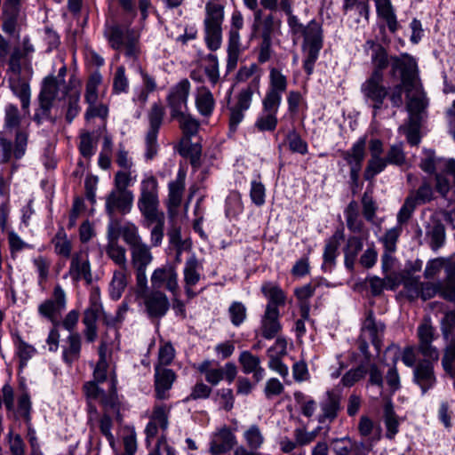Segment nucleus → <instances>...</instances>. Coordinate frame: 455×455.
<instances>
[{
  "instance_id": "obj_1",
  "label": "nucleus",
  "mask_w": 455,
  "mask_h": 455,
  "mask_svg": "<svg viewBox=\"0 0 455 455\" xmlns=\"http://www.w3.org/2000/svg\"><path fill=\"white\" fill-rule=\"evenodd\" d=\"M391 66L393 71L400 70L402 73L403 84L408 98L407 109L410 121L417 124L418 120H422L423 113L428 104L421 84L418 81L417 64L412 58L404 56L402 59L391 58Z\"/></svg>"
},
{
  "instance_id": "obj_2",
  "label": "nucleus",
  "mask_w": 455,
  "mask_h": 455,
  "mask_svg": "<svg viewBox=\"0 0 455 455\" xmlns=\"http://www.w3.org/2000/svg\"><path fill=\"white\" fill-rule=\"evenodd\" d=\"M22 115L15 104L9 103L4 108V128L9 132H15L14 142L0 133V164H7L12 158L19 160L27 150L28 132L21 127Z\"/></svg>"
},
{
  "instance_id": "obj_3",
  "label": "nucleus",
  "mask_w": 455,
  "mask_h": 455,
  "mask_svg": "<svg viewBox=\"0 0 455 455\" xmlns=\"http://www.w3.org/2000/svg\"><path fill=\"white\" fill-rule=\"evenodd\" d=\"M158 183L155 177L150 176L141 182L140 196L138 207L145 219L150 223H156L151 230V244L157 247L164 238V214L158 211Z\"/></svg>"
},
{
  "instance_id": "obj_4",
  "label": "nucleus",
  "mask_w": 455,
  "mask_h": 455,
  "mask_svg": "<svg viewBox=\"0 0 455 455\" xmlns=\"http://www.w3.org/2000/svg\"><path fill=\"white\" fill-rule=\"evenodd\" d=\"M288 25L291 32L295 35L301 34L304 36L303 52H304V69L307 75H311L314 66L318 59L320 50L323 47V32L321 26L311 21L307 26H303L294 15L287 14Z\"/></svg>"
},
{
  "instance_id": "obj_5",
  "label": "nucleus",
  "mask_w": 455,
  "mask_h": 455,
  "mask_svg": "<svg viewBox=\"0 0 455 455\" xmlns=\"http://www.w3.org/2000/svg\"><path fill=\"white\" fill-rule=\"evenodd\" d=\"M66 72L65 67L59 70L58 76L61 77L60 81L54 76H49L44 79L37 97L38 107L36 108L33 116V120L37 125H41L44 120L52 124L56 123L57 116H52V109L60 90V84H65L64 76Z\"/></svg>"
},
{
  "instance_id": "obj_6",
  "label": "nucleus",
  "mask_w": 455,
  "mask_h": 455,
  "mask_svg": "<svg viewBox=\"0 0 455 455\" xmlns=\"http://www.w3.org/2000/svg\"><path fill=\"white\" fill-rule=\"evenodd\" d=\"M104 36L114 50L124 48L125 56L137 58L140 52V36L128 25L119 23L107 24Z\"/></svg>"
},
{
  "instance_id": "obj_7",
  "label": "nucleus",
  "mask_w": 455,
  "mask_h": 455,
  "mask_svg": "<svg viewBox=\"0 0 455 455\" xmlns=\"http://www.w3.org/2000/svg\"><path fill=\"white\" fill-rule=\"evenodd\" d=\"M224 6L217 1H209L205 5L204 20L205 43L211 51H217L222 43V23Z\"/></svg>"
},
{
  "instance_id": "obj_8",
  "label": "nucleus",
  "mask_w": 455,
  "mask_h": 455,
  "mask_svg": "<svg viewBox=\"0 0 455 455\" xmlns=\"http://www.w3.org/2000/svg\"><path fill=\"white\" fill-rule=\"evenodd\" d=\"M137 294L142 299L144 312L151 321H159L170 309L166 294L160 290H149L148 283L145 287L137 286Z\"/></svg>"
},
{
  "instance_id": "obj_9",
  "label": "nucleus",
  "mask_w": 455,
  "mask_h": 455,
  "mask_svg": "<svg viewBox=\"0 0 455 455\" xmlns=\"http://www.w3.org/2000/svg\"><path fill=\"white\" fill-rule=\"evenodd\" d=\"M165 115L164 108L159 103H154L148 113L149 127L145 137L147 160H152L158 152L157 135Z\"/></svg>"
},
{
  "instance_id": "obj_10",
  "label": "nucleus",
  "mask_w": 455,
  "mask_h": 455,
  "mask_svg": "<svg viewBox=\"0 0 455 455\" xmlns=\"http://www.w3.org/2000/svg\"><path fill=\"white\" fill-rule=\"evenodd\" d=\"M130 251L131 264L136 275V285L145 287L148 283L147 267L152 263L154 259L151 248L148 244L142 243L132 247Z\"/></svg>"
},
{
  "instance_id": "obj_11",
  "label": "nucleus",
  "mask_w": 455,
  "mask_h": 455,
  "mask_svg": "<svg viewBox=\"0 0 455 455\" xmlns=\"http://www.w3.org/2000/svg\"><path fill=\"white\" fill-rule=\"evenodd\" d=\"M24 17L20 11V0H4L2 14V30L10 36L19 34Z\"/></svg>"
},
{
  "instance_id": "obj_12",
  "label": "nucleus",
  "mask_w": 455,
  "mask_h": 455,
  "mask_svg": "<svg viewBox=\"0 0 455 455\" xmlns=\"http://www.w3.org/2000/svg\"><path fill=\"white\" fill-rule=\"evenodd\" d=\"M419 339L418 351L424 356L434 361H438L439 351L433 346V341L436 339L435 329L432 325L430 319H424L417 330Z\"/></svg>"
},
{
  "instance_id": "obj_13",
  "label": "nucleus",
  "mask_w": 455,
  "mask_h": 455,
  "mask_svg": "<svg viewBox=\"0 0 455 455\" xmlns=\"http://www.w3.org/2000/svg\"><path fill=\"white\" fill-rule=\"evenodd\" d=\"M132 192H119L111 190L105 198V212L109 219L116 217V213L121 215L128 214L133 204Z\"/></svg>"
},
{
  "instance_id": "obj_14",
  "label": "nucleus",
  "mask_w": 455,
  "mask_h": 455,
  "mask_svg": "<svg viewBox=\"0 0 455 455\" xmlns=\"http://www.w3.org/2000/svg\"><path fill=\"white\" fill-rule=\"evenodd\" d=\"M383 74L379 70H373L371 75L362 84L363 95L373 102V108H381L385 98L387 95V88L382 84Z\"/></svg>"
},
{
  "instance_id": "obj_15",
  "label": "nucleus",
  "mask_w": 455,
  "mask_h": 455,
  "mask_svg": "<svg viewBox=\"0 0 455 455\" xmlns=\"http://www.w3.org/2000/svg\"><path fill=\"white\" fill-rule=\"evenodd\" d=\"M150 282L153 290L164 287L173 296L177 295L179 291L178 273L174 266L165 265L156 268L151 275Z\"/></svg>"
},
{
  "instance_id": "obj_16",
  "label": "nucleus",
  "mask_w": 455,
  "mask_h": 455,
  "mask_svg": "<svg viewBox=\"0 0 455 455\" xmlns=\"http://www.w3.org/2000/svg\"><path fill=\"white\" fill-rule=\"evenodd\" d=\"M66 307V295L60 286H56L53 290V298L46 299L38 307V313L44 318H47L55 326H60L58 315Z\"/></svg>"
},
{
  "instance_id": "obj_17",
  "label": "nucleus",
  "mask_w": 455,
  "mask_h": 455,
  "mask_svg": "<svg viewBox=\"0 0 455 455\" xmlns=\"http://www.w3.org/2000/svg\"><path fill=\"white\" fill-rule=\"evenodd\" d=\"M22 61H30V59L13 47L11 52L10 42L0 34V62L8 65L7 74H21Z\"/></svg>"
},
{
  "instance_id": "obj_18",
  "label": "nucleus",
  "mask_w": 455,
  "mask_h": 455,
  "mask_svg": "<svg viewBox=\"0 0 455 455\" xmlns=\"http://www.w3.org/2000/svg\"><path fill=\"white\" fill-rule=\"evenodd\" d=\"M435 362L425 357L419 360L413 369V381L420 387L422 394H426L436 384L434 366Z\"/></svg>"
},
{
  "instance_id": "obj_19",
  "label": "nucleus",
  "mask_w": 455,
  "mask_h": 455,
  "mask_svg": "<svg viewBox=\"0 0 455 455\" xmlns=\"http://www.w3.org/2000/svg\"><path fill=\"white\" fill-rule=\"evenodd\" d=\"M190 92V83L188 79L180 80L177 84L171 88L167 96V103L171 108V117L184 112L187 108L188 100Z\"/></svg>"
},
{
  "instance_id": "obj_20",
  "label": "nucleus",
  "mask_w": 455,
  "mask_h": 455,
  "mask_svg": "<svg viewBox=\"0 0 455 455\" xmlns=\"http://www.w3.org/2000/svg\"><path fill=\"white\" fill-rule=\"evenodd\" d=\"M341 393L339 388H332L325 393L320 402L321 412L317 416L320 424L331 423L338 416L340 405Z\"/></svg>"
},
{
  "instance_id": "obj_21",
  "label": "nucleus",
  "mask_w": 455,
  "mask_h": 455,
  "mask_svg": "<svg viewBox=\"0 0 455 455\" xmlns=\"http://www.w3.org/2000/svg\"><path fill=\"white\" fill-rule=\"evenodd\" d=\"M280 106V104L263 99L262 109L254 123V128L260 132H274L278 124L277 113Z\"/></svg>"
},
{
  "instance_id": "obj_22",
  "label": "nucleus",
  "mask_w": 455,
  "mask_h": 455,
  "mask_svg": "<svg viewBox=\"0 0 455 455\" xmlns=\"http://www.w3.org/2000/svg\"><path fill=\"white\" fill-rule=\"evenodd\" d=\"M101 309V303L96 298H91L90 307L84 310L83 316V323L84 324L83 333L88 343L94 342L98 338L97 321Z\"/></svg>"
},
{
  "instance_id": "obj_23",
  "label": "nucleus",
  "mask_w": 455,
  "mask_h": 455,
  "mask_svg": "<svg viewBox=\"0 0 455 455\" xmlns=\"http://www.w3.org/2000/svg\"><path fill=\"white\" fill-rule=\"evenodd\" d=\"M7 83L12 92L20 100L23 112L28 114L31 99L29 83L21 76V74H10Z\"/></svg>"
},
{
  "instance_id": "obj_24",
  "label": "nucleus",
  "mask_w": 455,
  "mask_h": 455,
  "mask_svg": "<svg viewBox=\"0 0 455 455\" xmlns=\"http://www.w3.org/2000/svg\"><path fill=\"white\" fill-rule=\"evenodd\" d=\"M287 86V77L279 69L271 68L268 88L263 99L281 105L283 93L286 92Z\"/></svg>"
},
{
  "instance_id": "obj_25",
  "label": "nucleus",
  "mask_w": 455,
  "mask_h": 455,
  "mask_svg": "<svg viewBox=\"0 0 455 455\" xmlns=\"http://www.w3.org/2000/svg\"><path fill=\"white\" fill-rule=\"evenodd\" d=\"M371 159L368 161L367 167L364 171V178L370 180L375 175L384 171V160L381 156L383 153V143L378 139L371 140L369 143Z\"/></svg>"
},
{
  "instance_id": "obj_26",
  "label": "nucleus",
  "mask_w": 455,
  "mask_h": 455,
  "mask_svg": "<svg viewBox=\"0 0 455 455\" xmlns=\"http://www.w3.org/2000/svg\"><path fill=\"white\" fill-rule=\"evenodd\" d=\"M31 411L32 404L30 396L27 392H23L18 397V409L17 413L23 419L28 429V439L31 446V451H40L37 439L35 435V431L31 427Z\"/></svg>"
},
{
  "instance_id": "obj_27",
  "label": "nucleus",
  "mask_w": 455,
  "mask_h": 455,
  "mask_svg": "<svg viewBox=\"0 0 455 455\" xmlns=\"http://www.w3.org/2000/svg\"><path fill=\"white\" fill-rule=\"evenodd\" d=\"M175 379L176 375L172 370L160 365L155 366V389L158 399L167 398V392L172 388Z\"/></svg>"
},
{
  "instance_id": "obj_28",
  "label": "nucleus",
  "mask_w": 455,
  "mask_h": 455,
  "mask_svg": "<svg viewBox=\"0 0 455 455\" xmlns=\"http://www.w3.org/2000/svg\"><path fill=\"white\" fill-rule=\"evenodd\" d=\"M384 331L385 324L381 322H377L373 317V313L369 311L362 328V336L370 339L378 351L381 347Z\"/></svg>"
},
{
  "instance_id": "obj_29",
  "label": "nucleus",
  "mask_w": 455,
  "mask_h": 455,
  "mask_svg": "<svg viewBox=\"0 0 455 455\" xmlns=\"http://www.w3.org/2000/svg\"><path fill=\"white\" fill-rule=\"evenodd\" d=\"M235 444V436L227 427H223L216 433L210 443V451L213 455L224 454L230 451Z\"/></svg>"
},
{
  "instance_id": "obj_30",
  "label": "nucleus",
  "mask_w": 455,
  "mask_h": 455,
  "mask_svg": "<svg viewBox=\"0 0 455 455\" xmlns=\"http://www.w3.org/2000/svg\"><path fill=\"white\" fill-rule=\"evenodd\" d=\"M238 362L243 373H252L256 383L263 379L265 370L260 365L261 362L259 356L252 355L250 351H243L239 355Z\"/></svg>"
},
{
  "instance_id": "obj_31",
  "label": "nucleus",
  "mask_w": 455,
  "mask_h": 455,
  "mask_svg": "<svg viewBox=\"0 0 455 455\" xmlns=\"http://www.w3.org/2000/svg\"><path fill=\"white\" fill-rule=\"evenodd\" d=\"M82 350V337L80 333H69L62 345V360L68 366L77 362Z\"/></svg>"
},
{
  "instance_id": "obj_32",
  "label": "nucleus",
  "mask_w": 455,
  "mask_h": 455,
  "mask_svg": "<svg viewBox=\"0 0 455 455\" xmlns=\"http://www.w3.org/2000/svg\"><path fill=\"white\" fill-rule=\"evenodd\" d=\"M365 141L358 140L353 147L350 153H347V161L350 165V177L353 185L357 187L359 172L362 168V162L364 158Z\"/></svg>"
},
{
  "instance_id": "obj_33",
  "label": "nucleus",
  "mask_w": 455,
  "mask_h": 455,
  "mask_svg": "<svg viewBox=\"0 0 455 455\" xmlns=\"http://www.w3.org/2000/svg\"><path fill=\"white\" fill-rule=\"evenodd\" d=\"M279 310L275 306L267 305L264 317L262 319V336L267 339L275 337L281 330L278 321Z\"/></svg>"
},
{
  "instance_id": "obj_34",
  "label": "nucleus",
  "mask_w": 455,
  "mask_h": 455,
  "mask_svg": "<svg viewBox=\"0 0 455 455\" xmlns=\"http://www.w3.org/2000/svg\"><path fill=\"white\" fill-rule=\"evenodd\" d=\"M69 275L74 281L84 279L87 283L92 282V273L90 263L84 259L83 254L76 253L73 255L70 262Z\"/></svg>"
},
{
  "instance_id": "obj_35",
  "label": "nucleus",
  "mask_w": 455,
  "mask_h": 455,
  "mask_svg": "<svg viewBox=\"0 0 455 455\" xmlns=\"http://www.w3.org/2000/svg\"><path fill=\"white\" fill-rule=\"evenodd\" d=\"M237 374V369L235 363H228L224 368H213L204 375L205 380L212 386H217L222 379L232 383Z\"/></svg>"
},
{
  "instance_id": "obj_36",
  "label": "nucleus",
  "mask_w": 455,
  "mask_h": 455,
  "mask_svg": "<svg viewBox=\"0 0 455 455\" xmlns=\"http://www.w3.org/2000/svg\"><path fill=\"white\" fill-rule=\"evenodd\" d=\"M196 107L203 116L208 117L212 114L215 108V100L207 87L198 88L196 95Z\"/></svg>"
},
{
  "instance_id": "obj_37",
  "label": "nucleus",
  "mask_w": 455,
  "mask_h": 455,
  "mask_svg": "<svg viewBox=\"0 0 455 455\" xmlns=\"http://www.w3.org/2000/svg\"><path fill=\"white\" fill-rule=\"evenodd\" d=\"M127 269H119L114 272L109 285V296L113 300H118L127 286Z\"/></svg>"
},
{
  "instance_id": "obj_38",
  "label": "nucleus",
  "mask_w": 455,
  "mask_h": 455,
  "mask_svg": "<svg viewBox=\"0 0 455 455\" xmlns=\"http://www.w3.org/2000/svg\"><path fill=\"white\" fill-rule=\"evenodd\" d=\"M202 266L196 256L187 259L184 267V282L188 285H196L201 278L200 269Z\"/></svg>"
},
{
  "instance_id": "obj_39",
  "label": "nucleus",
  "mask_w": 455,
  "mask_h": 455,
  "mask_svg": "<svg viewBox=\"0 0 455 455\" xmlns=\"http://www.w3.org/2000/svg\"><path fill=\"white\" fill-rule=\"evenodd\" d=\"M62 93L63 97L67 98L65 118L68 124H71L81 110L79 106L80 93L78 92L68 93V88L67 86H64Z\"/></svg>"
},
{
  "instance_id": "obj_40",
  "label": "nucleus",
  "mask_w": 455,
  "mask_h": 455,
  "mask_svg": "<svg viewBox=\"0 0 455 455\" xmlns=\"http://www.w3.org/2000/svg\"><path fill=\"white\" fill-rule=\"evenodd\" d=\"M377 12L387 22L391 32L396 31L398 23L389 0H376Z\"/></svg>"
},
{
  "instance_id": "obj_41",
  "label": "nucleus",
  "mask_w": 455,
  "mask_h": 455,
  "mask_svg": "<svg viewBox=\"0 0 455 455\" xmlns=\"http://www.w3.org/2000/svg\"><path fill=\"white\" fill-rule=\"evenodd\" d=\"M242 100L243 99L237 97L236 103L229 108V129L233 132L236 131L239 124L243 120L245 111L250 108L251 104L250 102H243Z\"/></svg>"
},
{
  "instance_id": "obj_42",
  "label": "nucleus",
  "mask_w": 455,
  "mask_h": 455,
  "mask_svg": "<svg viewBox=\"0 0 455 455\" xmlns=\"http://www.w3.org/2000/svg\"><path fill=\"white\" fill-rule=\"evenodd\" d=\"M185 189V177L179 173L174 181L169 183V205L172 207L180 206L183 192Z\"/></svg>"
},
{
  "instance_id": "obj_43",
  "label": "nucleus",
  "mask_w": 455,
  "mask_h": 455,
  "mask_svg": "<svg viewBox=\"0 0 455 455\" xmlns=\"http://www.w3.org/2000/svg\"><path fill=\"white\" fill-rule=\"evenodd\" d=\"M54 246V251L62 257L68 258L71 254L72 245L68 239L67 234L63 228H60L55 235L52 239Z\"/></svg>"
},
{
  "instance_id": "obj_44",
  "label": "nucleus",
  "mask_w": 455,
  "mask_h": 455,
  "mask_svg": "<svg viewBox=\"0 0 455 455\" xmlns=\"http://www.w3.org/2000/svg\"><path fill=\"white\" fill-rule=\"evenodd\" d=\"M261 291L269 299L267 305H272L278 308V306L285 303V294L278 285L272 283H265L261 286Z\"/></svg>"
},
{
  "instance_id": "obj_45",
  "label": "nucleus",
  "mask_w": 455,
  "mask_h": 455,
  "mask_svg": "<svg viewBox=\"0 0 455 455\" xmlns=\"http://www.w3.org/2000/svg\"><path fill=\"white\" fill-rule=\"evenodd\" d=\"M384 423L387 427V437L393 439L398 432L399 419L394 411L393 404L388 402L384 406Z\"/></svg>"
},
{
  "instance_id": "obj_46",
  "label": "nucleus",
  "mask_w": 455,
  "mask_h": 455,
  "mask_svg": "<svg viewBox=\"0 0 455 455\" xmlns=\"http://www.w3.org/2000/svg\"><path fill=\"white\" fill-rule=\"evenodd\" d=\"M172 118L179 121L180 128L187 138L189 139L198 132L200 124L198 120L190 114L182 112L180 115H177V116Z\"/></svg>"
},
{
  "instance_id": "obj_47",
  "label": "nucleus",
  "mask_w": 455,
  "mask_h": 455,
  "mask_svg": "<svg viewBox=\"0 0 455 455\" xmlns=\"http://www.w3.org/2000/svg\"><path fill=\"white\" fill-rule=\"evenodd\" d=\"M341 239V233L337 231L325 244L323 252V267H331L337 257V250Z\"/></svg>"
},
{
  "instance_id": "obj_48",
  "label": "nucleus",
  "mask_w": 455,
  "mask_h": 455,
  "mask_svg": "<svg viewBox=\"0 0 455 455\" xmlns=\"http://www.w3.org/2000/svg\"><path fill=\"white\" fill-rule=\"evenodd\" d=\"M106 253L120 267V269H127L126 250L124 247L118 243H108Z\"/></svg>"
},
{
  "instance_id": "obj_49",
  "label": "nucleus",
  "mask_w": 455,
  "mask_h": 455,
  "mask_svg": "<svg viewBox=\"0 0 455 455\" xmlns=\"http://www.w3.org/2000/svg\"><path fill=\"white\" fill-rule=\"evenodd\" d=\"M427 235L430 238L431 248L435 251L438 250L445 240L444 226L439 221H434L432 226H428Z\"/></svg>"
},
{
  "instance_id": "obj_50",
  "label": "nucleus",
  "mask_w": 455,
  "mask_h": 455,
  "mask_svg": "<svg viewBox=\"0 0 455 455\" xmlns=\"http://www.w3.org/2000/svg\"><path fill=\"white\" fill-rule=\"evenodd\" d=\"M367 44L371 49V62L374 66V70L382 72L388 65L387 54L385 49L380 44H377L372 41H368Z\"/></svg>"
},
{
  "instance_id": "obj_51",
  "label": "nucleus",
  "mask_w": 455,
  "mask_h": 455,
  "mask_svg": "<svg viewBox=\"0 0 455 455\" xmlns=\"http://www.w3.org/2000/svg\"><path fill=\"white\" fill-rule=\"evenodd\" d=\"M293 395L295 402L299 405L302 415L307 418H311L316 410V402L301 391H296Z\"/></svg>"
},
{
  "instance_id": "obj_52",
  "label": "nucleus",
  "mask_w": 455,
  "mask_h": 455,
  "mask_svg": "<svg viewBox=\"0 0 455 455\" xmlns=\"http://www.w3.org/2000/svg\"><path fill=\"white\" fill-rule=\"evenodd\" d=\"M102 81V76L100 73L96 72L89 77L85 87L84 99L86 103L91 106L96 104L98 100V87Z\"/></svg>"
},
{
  "instance_id": "obj_53",
  "label": "nucleus",
  "mask_w": 455,
  "mask_h": 455,
  "mask_svg": "<svg viewBox=\"0 0 455 455\" xmlns=\"http://www.w3.org/2000/svg\"><path fill=\"white\" fill-rule=\"evenodd\" d=\"M441 296L449 300H455V266L447 271V277L443 283H440Z\"/></svg>"
},
{
  "instance_id": "obj_54",
  "label": "nucleus",
  "mask_w": 455,
  "mask_h": 455,
  "mask_svg": "<svg viewBox=\"0 0 455 455\" xmlns=\"http://www.w3.org/2000/svg\"><path fill=\"white\" fill-rule=\"evenodd\" d=\"M363 248V242L358 237H351L347 241V250H346V259L345 264L346 267L349 269H352L355 264V258L358 252Z\"/></svg>"
},
{
  "instance_id": "obj_55",
  "label": "nucleus",
  "mask_w": 455,
  "mask_h": 455,
  "mask_svg": "<svg viewBox=\"0 0 455 455\" xmlns=\"http://www.w3.org/2000/svg\"><path fill=\"white\" fill-rule=\"evenodd\" d=\"M368 371V366L361 363L355 368H352L343 375V387H352L364 378Z\"/></svg>"
},
{
  "instance_id": "obj_56",
  "label": "nucleus",
  "mask_w": 455,
  "mask_h": 455,
  "mask_svg": "<svg viewBox=\"0 0 455 455\" xmlns=\"http://www.w3.org/2000/svg\"><path fill=\"white\" fill-rule=\"evenodd\" d=\"M129 89V80L125 75V68L124 66H119L113 77V93L120 94L125 93Z\"/></svg>"
},
{
  "instance_id": "obj_57",
  "label": "nucleus",
  "mask_w": 455,
  "mask_h": 455,
  "mask_svg": "<svg viewBox=\"0 0 455 455\" xmlns=\"http://www.w3.org/2000/svg\"><path fill=\"white\" fill-rule=\"evenodd\" d=\"M122 237L129 245L130 249L143 243L139 234L138 228L132 222H127L123 225Z\"/></svg>"
},
{
  "instance_id": "obj_58",
  "label": "nucleus",
  "mask_w": 455,
  "mask_h": 455,
  "mask_svg": "<svg viewBox=\"0 0 455 455\" xmlns=\"http://www.w3.org/2000/svg\"><path fill=\"white\" fill-rule=\"evenodd\" d=\"M384 160V169L387 164L401 166L405 163V155L402 145H393L390 147Z\"/></svg>"
},
{
  "instance_id": "obj_59",
  "label": "nucleus",
  "mask_w": 455,
  "mask_h": 455,
  "mask_svg": "<svg viewBox=\"0 0 455 455\" xmlns=\"http://www.w3.org/2000/svg\"><path fill=\"white\" fill-rule=\"evenodd\" d=\"M286 140L291 151L305 155L307 153V144L301 139L300 135L295 131H290L286 135Z\"/></svg>"
},
{
  "instance_id": "obj_60",
  "label": "nucleus",
  "mask_w": 455,
  "mask_h": 455,
  "mask_svg": "<svg viewBox=\"0 0 455 455\" xmlns=\"http://www.w3.org/2000/svg\"><path fill=\"white\" fill-rule=\"evenodd\" d=\"M212 388L204 383L202 380L197 381L191 388L190 394L185 398V402L191 400H205L211 396Z\"/></svg>"
},
{
  "instance_id": "obj_61",
  "label": "nucleus",
  "mask_w": 455,
  "mask_h": 455,
  "mask_svg": "<svg viewBox=\"0 0 455 455\" xmlns=\"http://www.w3.org/2000/svg\"><path fill=\"white\" fill-rule=\"evenodd\" d=\"M358 217V204L356 202L353 201L347 208V227L353 232H359L362 228V221Z\"/></svg>"
},
{
  "instance_id": "obj_62",
  "label": "nucleus",
  "mask_w": 455,
  "mask_h": 455,
  "mask_svg": "<svg viewBox=\"0 0 455 455\" xmlns=\"http://www.w3.org/2000/svg\"><path fill=\"white\" fill-rule=\"evenodd\" d=\"M228 314L231 323L235 326H239L246 319V307L242 302L235 301L230 305Z\"/></svg>"
},
{
  "instance_id": "obj_63",
  "label": "nucleus",
  "mask_w": 455,
  "mask_h": 455,
  "mask_svg": "<svg viewBox=\"0 0 455 455\" xmlns=\"http://www.w3.org/2000/svg\"><path fill=\"white\" fill-rule=\"evenodd\" d=\"M244 437L248 446L251 450L259 449L264 442V437L258 426L252 425L244 433Z\"/></svg>"
},
{
  "instance_id": "obj_64",
  "label": "nucleus",
  "mask_w": 455,
  "mask_h": 455,
  "mask_svg": "<svg viewBox=\"0 0 455 455\" xmlns=\"http://www.w3.org/2000/svg\"><path fill=\"white\" fill-rule=\"evenodd\" d=\"M455 331V312L449 311L441 320V331L445 340H449Z\"/></svg>"
}]
</instances>
